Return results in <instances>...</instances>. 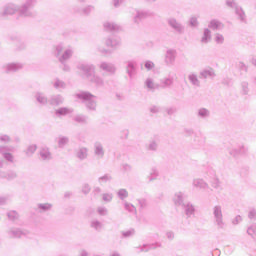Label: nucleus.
I'll list each match as a JSON object with an SVG mask.
<instances>
[{
    "label": "nucleus",
    "mask_w": 256,
    "mask_h": 256,
    "mask_svg": "<svg viewBox=\"0 0 256 256\" xmlns=\"http://www.w3.org/2000/svg\"><path fill=\"white\" fill-rule=\"evenodd\" d=\"M94 10H95V6H93V5H88V6H86V7H84V8L82 9V13H83L84 15H89V14H91V12L94 11Z\"/></svg>",
    "instance_id": "obj_55"
},
{
    "label": "nucleus",
    "mask_w": 256,
    "mask_h": 256,
    "mask_svg": "<svg viewBox=\"0 0 256 256\" xmlns=\"http://www.w3.org/2000/svg\"><path fill=\"white\" fill-rule=\"evenodd\" d=\"M6 73H17V71H21L23 69L22 63H9L5 66Z\"/></svg>",
    "instance_id": "obj_19"
},
{
    "label": "nucleus",
    "mask_w": 256,
    "mask_h": 256,
    "mask_svg": "<svg viewBox=\"0 0 256 256\" xmlns=\"http://www.w3.org/2000/svg\"><path fill=\"white\" fill-rule=\"evenodd\" d=\"M63 101H65V99L63 98V96L57 94V95H52L49 99V104L53 105L55 107H59V105H63Z\"/></svg>",
    "instance_id": "obj_24"
},
{
    "label": "nucleus",
    "mask_w": 256,
    "mask_h": 256,
    "mask_svg": "<svg viewBox=\"0 0 256 256\" xmlns=\"http://www.w3.org/2000/svg\"><path fill=\"white\" fill-rule=\"evenodd\" d=\"M98 51H99V53H101L102 55H109V54H111V52L109 51V49H105V48H103V46H98Z\"/></svg>",
    "instance_id": "obj_64"
},
{
    "label": "nucleus",
    "mask_w": 256,
    "mask_h": 256,
    "mask_svg": "<svg viewBox=\"0 0 256 256\" xmlns=\"http://www.w3.org/2000/svg\"><path fill=\"white\" fill-rule=\"evenodd\" d=\"M9 239H21L23 237H29V230H23L21 228H10L7 231Z\"/></svg>",
    "instance_id": "obj_6"
},
{
    "label": "nucleus",
    "mask_w": 256,
    "mask_h": 256,
    "mask_svg": "<svg viewBox=\"0 0 256 256\" xmlns=\"http://www.w3.org/2000/svg\"><path fill=\"white\" fill-rule=\"evenodd\" d=\"M235 14L241 23H247V15L245 14V10L241 6H238L235 10Z\"/></svg>",
    "instance_id": "obj_30"
},
{
    "label": "nucleus",
    "mask_w": 256,
    "mask_h": 256,
    "mask_svg": "<svg viewBox=\"0 0 256 256\" xmlns=\"http://www.w3.org/2000/svg\"><path fill=\"white\" fill-rule=\"evenodd\" d=\"M20 6L17 4L9 3L4 6V10L2 12V17H7V15H15V13H19Z\"/></svg>",
    "instance_id": "obj_12"
},
{
    "label": "nucleus",
    "mask_w": 256,
    "mask_h": 256,
    "mask_svg": "<svg viewBox=\"0 0 256 256\" xmlns=\"http://www.w3.org/2000/svg\"><path fill=\"white\" fill-rule=\"evenodd\" d=\"M201 79H215L217 77V73H215V69L213 67H206L200 71Z\"/></svg>",
    "instance_id": "obj_11"
},
{
    "label": "nucleus",
    "mask_w": 256,
    "mask_h": 256,
    "mask_svg": "<svg viewBox=\"0 0 256 256\" xmlns=\"http://www.w3.org/2000/svg\"><path fill=\"white\" fill-rule=\"evenodd\" d=\"M196 143H198V145H205V136H196L195 138Z\"/></svg>",
    "instance_id": "obj_62"
},
{
    "label": "nucleus",
    "mask_w": 256,
    "mask_h": 256,
    "mask_svg": "<svg viewBox=\"0 0 256 256\" xmlns=\"http://www.w3.org/2000/svg\"><path fill=\"white\" fill-rule=\"evenodd\" d=\"M159 149V143L155 140H152L148 144V151H157Z\"/></svg>",
    "instance_id": "obj_50"
},
{
    "label": "nucleus",
    "mask_w": 256,
    "mask_h": 256,
    "mask_svg": "<svg viewBox=\"0 0 256 256\" xmlns=\"http://www.w3.org/2000/svg\"><path fill=\"white\" fill-rule=\"evenodd\" d=\"M124 207L126 211H128L129 213H133L134 215H137V208L133 204L125 202Z\"/></svg>",
    "instance_id": "obj_47"
},
{
    "label": "nucleus",
    "mask_w": 256,
    "mask_h": 256,
    "mask_svg": "<svg viewBox=\"0 0 256 256\" xmlns=\"http://www.w3.org/2000/svg\"><path fill=\"white\" fill-rule=\"evenodd\" d=\"M0 179H6L7 181H13L17 179V172L9 170L7 172L0 171Z\"/></svg>",
    "instance_id": "obj_22"
},
{
    "label": "nucleus",
    "mask_w": 256,
    "mask_h": 256,
    "mask_svg": "<svg viewBox=\"0 0 256 256\" xmlns=\"http://www.w3.org/2000/svg\"><path fill=\"white\" fill-rule=\"evenodd\" d=\"M212 217L214 225L217 227L219 231L227 227V223H225V219L223 218V207L221 205H215L212 208Z\"/></svg>",
    "instance_id": "obj_4"
},
{
    "label": "nucleus",
    "mask_w": 256,
    "mask_h": 256,
    "mask_svg": "<svg viewBox=\"0 0 256 256\" xmlns=\"http://www.w3.org/2000/svg\"><path fill=\"white\" fill-rule=\"evenodd\" d=\"M208 27L209 29H212V31H221V29H223L225 25H223V22L217 19H213L209 22Z\"/></svg>",
    "instance_id": "obj_25"
},
{
    "label": "nucleus",
    "mask_w": 256,
    "mask_h": 256,
    "mask_svg": "<svg viewBox=\"0 0 256 256\" xmlns=\"http://www.w3.org/2000/svg\"><path fill=\"white\" fill-rule=\"evenodd\" d=\"M241 93L243 95H249V82H242L241 83Z\"/></svg>",
    "instance_id": "obj_51"
},
{
    "label": "nucleus",
    "mask_w": 256,
    "mask_h": 256,
    "mask_svg": "<svg viewBox=\"0 0 256 256\" xmlns=\"http://www.w3.org/2000/svg\"><path fill=\"white\" fill-rule=\"evenodd\" d=\"M210 185L213 189H219L221 187V180L214 175L210 180Z\"/></svg>",
    "instance_id": "obj_39"
},
{
    "label": "nucleus",
    "mask_w": 256,
    "mask_h": 256,
    "mask_svg": "<svg viewBox=\"0 0 256 256\" xmlns=\"http://www.w3.org/2000/svg\"><path fill=\"white\" fill-rule=\"evenodd\" d=\"M215 42L217 45H223V43H225V37L222 34L216 33Z\"/></svg>",
    "instance_id": "obj_53"
},
{
    "label": "nucleus",
    "mask_w": 256,
    "mask_h": 256,
    "mask_svg": "<svg viewBox=\"0 0 256 256\" xmlns=\"http://www.w3.org/2000/svg\"><path fill=\"white\" fill-rule=\"evenodd\" d=\"M0 141L1 143H11V137H9V135L2 134L0 135Z\"/></svg>",
    "instance_id": "obj_61"
},
{
    "label": "nucleus",
    "mask_w": 256,
    "mask_h": 256,
    "mask_svg": "<svg viewBox=\"0 0 256 256\" xmlns=\"http://www.w3.org/2000/svg\"><path fill=\"white\" fill-rule=\"evenodd\" d=\"M75 98L84 103L88 111H97V96L87 91H81L75 94Z\"/></svg>",
    "instance_id": "obj_2"
},
{
    "label": "nucleus",
    "mask_w": 256,
    "mask_h": 256,
    "mask_svg": "<svg viewBox=\"0 0 256 256\" xmlns=\"http://www.w3.org/2000/svg\"><path fill=\"white\" fill-rule=\"evenodd\" d=\"M74 121L76 123H80L81 125H85V123H87V116H85L83 114H78V115L74 116Z\"/></svg>",
    "instance_id": "obj_44"
},
{
    "label": "nucleus",
    "mask_w": 256,
    "mask_h": 256,
    "mask_svg": "<svg viewBox=\"0 0 256 256\" xmlns=\"http://www.w3.org/2000/svg\"><path fill=\"white\" fill-rule=\"evenodd\" d=\"M229 155H231V157H239L241 156L240 152H239V148H233L229 151Z\"/></svg>",
    "instance_id": "obj_59"
},
{
    "label": "nucleus",
    "mask_w": 256,
    "mask_h": 256,
    "mask_svg": "<svg viewBox=\"0 0 256 256\" xmlns=\"http://www.w3.org/2000/svg\"><path fill=\"white\" fill-rule=\"evenodd\" d=\"M247 235H249L252 239L256 240V224H252L248 227Z\"/></svg>",
    "instance_id": "obj_45"
},
{
    "label": "nucleus",
    "mask_w": 256,
    "mask_h": 256,
    "mask_svg": "<svg viewBox=\"0 0 256 256\" xmlns=\"http://www.w3.org/2000/svg\"><path fill=\"white\" fill-rule=\"evenodd\" d=\"M158 178H159V170H157V168H151L147 176L148 183H153V181H157Z\"/></svg>",
    "instance_id": "obj_33"
},
{
    "label": "nucleus",
    "mask_w": 256,
    "mask_h": 256,
    "mask_svg": "<svg viewBox=\"0 0 256 256\" xmlns=\"http://www.w3.org/2000/svg\"><path fill=\"white\" fill-rule=\"evenodd\" d=\"M76 69L82 73L84 79H87L95 87H105V79L97 74L95 65L87 62H80L77 64Z\"/></svg>",
    "instance_id": "obj_1"
},
{
    "label": "nucleus",
    "mask_w": 256,
    "mask_h": 256,
    "mask_svg": "<svg viewBox=\"0 0 256 256\" xmlns=\"http://www.w3.org/2000/svg\"><path fill=\"white\" fill-rule=\"evenodd\" d=\"M53 85L55 89H65L67 87V84L59 79H56Z\"/></svg>",
    "instance_id": "obj_49"
},
{
    "label": "nucleus",
    "mask_w": 256,
    "mask_h": 256,
    "mask_svg": "<svg viewBox=\"0 0 256 256\" xmlns=\"http://www.w3.org/2000/svg\"><path fill=\"white\" fill-rule=\"evenodd\" d=\"M167 23L171 29H173L176 33H179L182 35V33H185V26L181 24V22L177 21L175 18H168Z\"/></svg>",
    "instance_id": "obj_10"
},
{
    "label": "nucleus",
    "mask_w": 256,
    "mask_h": 256,
    "mask_svg": "<svg viewBox=\"0 0 256 256\" xmlns=\"http://www.w3.org/2000/svg\"><path fill=\"white\" fill-rule=\"evenodd\" d=\"M76 157L79 161H85L89 157V148L81 146L76 150Z\"/></svg>",
    "instance_id": "obj_17"
},
{
    "label": "nucleus",
    "mask_w": 256,
    "mask_h": 256,
    "mask_svg": "<svg viewBox=\"0 0 256 256\" xmlns=\"http://www.w3.org/2000/svg\"><path fill=\"white\" fill-rule=\"evenodd\" d=\"M66 145H69V137L59 136L58 137V147L63 149Z\"/></svg>",
    "instance_id": "obj_38"
},
{
    "label": "nucleus",
    "mask_w": 256,
    "mask_h": 256,
    "mask_svg": "<svg viewBox=\"0 0 256 256\" xmlns=\"http://www.w3.org/2000/svg\"><path fill=\"white\" fill-rule=\"evenodd\" d=\"M73 53L74 50L71 46H65V44L55 46V57H57L61 64L67 63V61L73 57Z\"/></svg>",
    "instance_id": "obj_3"
},
{
    "label": "nucleus",
    "mask_w": 256,
    "mask_h": 256,
    "mask_svg": "<svg viewBox=\"0 0 256 256\" xmlns=\"http://www.w3.org/2000/svg\"><path fill=\"white\" fill-rule=\"evenodd\" d=\"M125 69L129 79H133L137 75V61L128 60L125 62Z\"/></svg>",
    "instance_id": "obj_9"
},
{
    "label": "nucleus",
    "mask_w": 256,
    "mask_h": 256,
    "mask_svg": "<svg viewBox=\"0 0 256 256\" xmlns=\"http://www.w3.org/2000/svg\"><path fill=\"white\" fill-rule=\"evenodd\" d=\"M106 47H110V49H117L119 45H121V39L119 38H107L105 40Z\"/></svg>",
    "instance_id": "obj_23"
},
{
    "label": "nucleus",
    "mask_w": 256,
    "mask_h": 256,
    "mask_svg": "<svg viewBox=\"0 0 256 256\" xmlns=\"http://www.w3.org/2000/svg\"><path fill=\"white\" fill-rule=\"evenodd\" d=\"M183 199H184V194L182 192H176L174 197H173V201H174V204L177 206V207H181V205L183 206Z\"/></svg>",
    "instance_id": "obj_34"
},
{
    "label": "nucleus",
    "mask_w": 256,
    "mask_h": 256,
    "mask_svg": "<svg viewBox=\"0 0 256 256\" xmlns=\"http://www.w3.org/2000/svg\"><path fill=\"white\" fill-rule=\"evenodd\" d=\"M192 186L194 189H199L200 191H206V189H209V184L203 178L193 179Z\"/></svg>",
    "instance_id": "obj_14"
},
{
    "label": "nucleus",
    "mask_w": 256,
    "mask_h": 256,
    "mask_svg": "<svg viewBox=\"0 0 256 256\" xmlns=\"http://www.w3.org/2000/svg\"><path fill=\"white\" fill-rule=\"evenodd\" d=\"M7 217L9 219V221H18L19 213H17V211H15V210H11V211L7 212Z\"/></svg>",
    "instance_id": "obj_43"
},
{
    "label": "nucleus",
    "mask_w": 256,
    "mask_h": 256,
    "mask_svg": "<svg viewBox=\"0 0 256 256\" xmlns=\"http://www.w3.org/2000/svg\"><path fill=\"white\" fill-rule=\"evenodd\" d=\"M238 151L241 157H247V155H249V146L245 143H242L238 146Z\"/></svg>",
    "instance_id": "obj_36"
},
{
    "label": "nucleus",
    "mask_w": 256,
    "mask_h": 256,
    "mask_svg": "<svg viewBox=\"0 0 256 256\" xmlns=\"http://www.w3.org/2000/svg\"><path fill=\"white\" fill-rule=\"evenodd\" d=\"M197 117L199 119H209L211 117V111L207 108H199L197 110Z\"/></svg>",
    "instance_id": "obj_31"
},
{
    "label": "nucleus",
    "mask_w": 256,
    "mask_h": 256,
    "mask_svg": "<svg viewBox=\"0 0 256 256\" xmlns=\"http://www.w3.org/2000/svg\"><path fill=\"white\" fill-rule=\"evenodd\" d=\"M183 209H184V213L186 215V217H195V206H193V204L191 203H186L183 204Z\"/></svg>",
    "instance_id": "obj_27"
},
{
    "label": "nucleus",
    "mask_w": 256,
    "mask_h": 256,
    "mask_svg": "<svg viewBox=\"0 0 256 256\" xmlns=\"http://www.w3.org/2000/svg\"><path fill=\"white\" fill-rule=\"evenodd\" d=\"M161 247V243L156 242L154 244H144L143 246H140L138 253H147V251H151V249H159Z\"/></svg>",
    "instance_id": "obj_26"
},
{
    "label": "nucleus",
    "mask_w": 256,
    "mask_h": 256,
    "mask_svg": "<svg viewBox=\"0 0 256 256\" xmlns=\"http://www.w3.org/2000/svg\"><path fill=\"white\" fill-rule=\"evenodd\" d=\"M211 39V30H209V28H205L200 39V43H202V45H207V43H211Z\"/></svg>",
    "instance_id": "obj_28"
},
{
    "label": "nucleus",
    "mask_w": 256,
    "mask_h": 256,
    "mask_svg": "<svg viewBox=\"0 0 256 256\" xmlns=\"http://www.w3.org/2000/svg\"><path fill=\"white\" fill-rule=\"evenodd\" d=\"M111 175H109V174H105L104 176H102V177H99L98 178V183H107V182H109V181H111Z\"/></svg>",
    "instance_id": "obj_56"
},
{
    "label": "nucleus",
    "mask_w": 256,
    "mask_h": 256,
    "mask_svg": "<svg viewBox=\"0 0 256 256\" xmlns=\"http://www.w3.org/2000/svg\"><path fill=\"white\" fill-rule=\"evenodd\" d=\"M104 30L108 31V33H113L115 31H121V26L113 21H105L103 23Z\"/></svg>",
    "instance_id": "obj_15"
},
{
    "label": "nucleus",
    "mask_w": 256,
    "mask_h": 256,
    "mask_svg": "<svg viewBox=\"0 0 256 256\" xmlns=\"http://www.w3.org/2000/svg\"><path fill=\"white\" fill-rule=\"evenodd\" d=\"M7 151H13V147H7V146L0 147V154L3 155L4 159L9 163H15V157L13 156V154Z\"/></svg>",
    "instance_id": "obj_13"
},
{
    "label": "nucleus",
    "mask_w": 256,
    "mask_h": 256,
    "mask_svg": "<svg viewBox=\"0 0 256 256\" xmlns=\"http://www.w3.org/2000/svg\"><path fill=\"white\" fill-rule=\"evenodd\" d=\"M97 213L101 217H106V215H109V210L105 206H99L97 208Z\"/></svg>",
    "instance_id": "obj_48"
},
{
    "label": "nucleus",
    "mask_w": 256,
    "mask_h": 256,
    "mask_svg": "<svg viewBox=\"0 0 256 256\" xmlns=\"http://www.w3.org/2000/svg\"><path fill=\"white\" fill-rule=\"evenodd\" d=\"M37 5V0H25L20 6L19 15L20 17H33L35 12H33V7Z\"/></svg>",
    "instance_id": "obj_5"
},
{
    "label": "nucleus",
    "mask_w": 256,
    "mask_h": 256,
    "mask_svg": "<svg viewBox=\"0 0 256 256\" xmlns=\"http://www.w3.org/2000/svg\"><path fill=\"white\" fill-rule=\"evenodd\" d=\"M90 227L95 231H101V229H103V223L99 220H92L90 223Z\"/></svg>",
    "instance_id": "obj_40"
},
{
    "label": "nucleus",
    "mask_w": 256,
    "mask_h": 256,
    "mask_svg": "<svg viewBox=\"0 0 256 256\" xmlns=\"http://www.w3.org/2000/svg\"><path fill=\"white\" fill-rule=\"evenodd\" d=\"M147 17V12L136 10V15L134 16V22L139 23L141 19Z\"/></svg>",
    "instance_id": "obj_42"
},
{
    "label": "nucleus",
    "mask_w": 256,
    "mask_h": 256,
    "mask_svg": "<svg viewBox=\"0 0 256 256\" xmlns=\"http://www.w3.org/2000/svg\"><path fill=\"white\" fill-rule=\"evenodd\" d=\"M144 85L148 89V91H151L152 93L159 89V84L155 83V80H153V78H147L144 82Z\"/></svg>",
    "instance_id": "obj_21"
},
{
    "label": "nucleus",
    "mask_w": 256,
    "mask_h": 256,
    "mask_svg": "<svg viewBox=\"0 0 256 256\" xmlns=\"http://www.w3.org/2000/svg\"><path fill=\"white\" fill-rule=\"evenodd\" d=\"M238 69H240V71H244V73L249 71V67L244 62H238Z\"/></svg>",
    "instance_id": "obj_60"
},
{
    "label": "nucleus",
    "mask_w": 256,
    "mask_h": 256,
    "mask_svg": "<svg viewBox=\"0 0 256 256\" xmlns=\"http://www.w3.org/2000/svg\"><path fill=\"white\" fill-rule=\"evenodd\" d=\"M41 161H51L53 154L48 147H42L39 151Z\"/></svg>",
    "instance_id": "obj_18"
},
{
    "label": "nucleus",
    "mask_w": 256,
    "mask_h": 256,
    "mask_svg": "<svg viewBox=\"0 0 256 256\" xmlns=\"http://www.w3.org/2000/svg\"><path fill=\"white\" fill-rule=\"evenodd\" d=\"M227 7H230V9H234V11L239 7V4L235 2V0H226Z\"/></svg>",
    "instance_id": "obj_54"
},
{
    "label": "nucleus",
    "mask_w": 256,
    "mask_h": 256,
    "mask_svg": "<svg viewBox=\"0 0 256 256\" xmlns=\"http://www.w3.org/2000/svg\"><path fill=\"white\" fill-rule=\"evenodd\" d=\"M175 61H177V50L175 49H167L164 55V63L168 67H173L175 65Z\"/></svg>",
    "instance_id": "obj_8"
},
{
    "label": "nucleus",
    "mask_w": 256,
    "mask_h": 256,
    "mask_svg": "<svg viewBox=\"0 0 256 256\" xmlns=\"http://www.w3.org/2000/svg\"><path fill=\"white\" fill-rule=\"evenodd\" d=\"M98 69L106 73V75H115L117 67L111 62L102 61L98 64Z\"/></svg>",
    "instance_id": "obj_7"
},
{
    "label": "nucleus",
    "mask_w": 256,
    "mask_h": 256,
    "mask_svg": "<svg viewBox=\"0 0 256 256\" xmlns=\"http://www.w3.org/2000/svg\"><path fill=\"white\" fill-rule=\"evenodd\" d=\"M248 218L251 220V221H256V209L255 208H252L249 210L248 212Z\"/></svg>",
    "instance_id": "obj_58"
},
{
    "label": "nucleus",
    "mask_w": 256,
    "mask_h": 256,
    "mask_svg": "<svg viewBox=\"0 0 256 256\" xmlns=\"http://www.w3.org/2000/svg\"><path fill=\"white\" fill-rule=\"evenodd\" d=\"M71 113H73V108L67 107H62L55 111L57 117H64L65 115H71Z\"/></svg>",
    "instance_id": "obj_32"
},
{
    "label": "nucleus",
    "mask_w": 256,
    "mask_h": 256,
    "mask_svg": "<svg viewBox=\"0 0 256 256\" xmlns=\"http://www.w3.org/2000/svg\"><path fill=\"white\" fill-rule=\"evenodd\" d=\"M51 209H53V204H51V203L38 204L39 213H47V211H51Z\"/></svg>",
    "instance_id": "obj_35"
},
{
    "label": "nucleus",
    "mask_w": 256,
    "mask_h": 256,
    "mask_svg": "<svg viewBox=\"0 0 256 256\" xmlns=\"http://www.w3.org/2000/svg\"><path fill=\"white\" fill-rule=\"evenodd\" d=\"M34 97H35L37 103H39V105L45 106V105H48V103H49V98H47V95H45V93H43V92H36L34 94Z\"/></svg>",
    "instance_id": "obj_20"
},
{
    "label": "nucleus",
    "mask_w": 256,
    "mask_h": 256,
    "mask_svg": "<svg viewBox=\"0 0 256 256\" xmlns=\"http://www.w3.org/2000/svg\"><path fill=\"white\" fill-rule=\"evenodd\" d=\"M117 197L121 201H125V199H127V197H129V191H127V189H125V188H121L117 191Z\"/></svg>",
    "instance_id": "obj_37"
},
{
    "label": "nucleus",
    "mask_w": 256,
    "mask_h": 256,
    "mask_svg": "<svg viewBox=\"0 0 256 256\" xmlns=\"http://www.w3.org/2000/svg\"><path fill=\"white\" fill-rule=\"evenodd\" d=\"M160 85L163 89H166V87H171V85H173V78H163L160 81Z\"/></svg>",
    "instance_id": "obj_41"
},
{
    "label": "nucleus",
    "mask_w": 256,
    "mask_h": 256,
    "mask_svg": "<svg viewBox=\"0 0 256 256\" xmlns=\"http://www.w3.org/2000/svg\"><path fill=\"white\" fill-rule=\"evenodd\" d=\"M94 155L96 159H103L105 157V148L101 142L94 143Z\"/></svg>",
    "instance_id": "obj_16"
},
{
    "label": "nucleus",
    "mask_w": 256,
    "mask_h": 256,
    "mask_svg": "<svg viewBox=\"0 0 256 256\" xmlns=\"http://www.w3.org/2000/svg\"><path fill=\"white\" fill-rule=\"evenodd\" d=\"M133 235H135V229H133V228L122 232V236L125 238L133 237Z\"/></svg>",
    "instance_id": "obj_57"
},
{
    "label": "nucleus",
    "mask_w": 256,
    "mask_h": 256,
    "mask_svg": "<svg viewBox=\"0 0 256 256\" xmlns=\"http://www.w3.org/2000/svg\"><path fill=\"white\" fill-rule=\"evenodd\" d=\"M149 111H150V113L155 115V114L159 113V111H161V108H159V106L153 105V106H150Z\"/></svg>",
    "instance_id": "obj_63"
},
{
    "label": "nucleus",
    "mask_w": 256,
    "mask_h": 256,
    "mask_svg": "<svg viewBox=\"0 0 256 256\" xmlns=\"http://www.w3.org/2000/svg\"><path fill=\"white\" fill-rule=\"evenodd\" d=\"M102 200L105 203H111L113 201V193H103Z\"/></svg>",
    "instance_id": "obj_52"
},
{
    "label": "nucleus",
    "mask_w": 256,
    "mask_h": 256,
    "mask_svg": "<svg viewBox=\"0 0 256 256\" xmlns=\"http://www.w3.org/2000/svg\"><path fill=\"white\" fill-rule=\"evenodd\" d=\"M188 81H190L193 87H201V80H199V76L195 72H191L188 75Z\"/></svg>",
    "instance_id": "obj_29"
},
{
    "label": "nucleus",
    "mask_w": 256,
    "mask_h": 256,
    "mask_svg": "<svg viewBox=\"0 0 256 256\" xmlns=\"http://www.w3.org/2000/svg\"><path fill=\"white\" fill-rule=\"evenodd\" d=\"M35 151H37V145L32 144L28 146V148L25 151V154L27 155V157H33V155L35 154Z\"/></svg>",
    "instance_id": "obj_46"
}]
</instances>
